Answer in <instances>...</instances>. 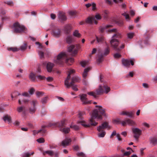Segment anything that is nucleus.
<instances>
[{"label": "nucleus", "mask_w": 157, "mask_h": 157, "mask_svg": "<svg viewBox=\"0 0 157 157\" xmlns=\"http://www.w3.org/2000/svg\"><path fill=\"white\" fill-rule=\"evenodd\" d=\"M96 107L98 108V109H95L92 113L91 118L90 120V124H86L85 122L83 121H79L78 123H81L82 125L85 127H89L91 125L95 126L98 123L94 121V119L97 118L98 119L102 120V116H105V111L104 109L102 108L101 106L96 105Z\"/></svg>", "instance_id": "obj_1"}, {"label": "nucleus", "mask_w": 157, "mask_h": 157, "mask_svg": "<svg viewBox=\"0 0 157 157\" xmlns=\"http://www.w3.org/2000/svg\"><path fill=\"white\" fill-rule=\"evenodd\" d=\"M106 32L108 33H114V34L112 37V39L110 41V43L111 46L116 51H119L120 49L117 48V46L118 45L119 42L118 40L116 38H120L121 37V33L119 32L116 29H109L106 30Z\"/></svg>", "instance_id": "obj_2"}, {"label": "nucleus", "mask_w": 157, "mask_h": 157, "mask_svg": "<svg viewBox=\"0 0 157 157\" xmlns=\"http://www.w3.org/2000/svg\"><path fill=\"white\" fill-rule=\"evenodd\" d=\"M65 61L69 65H71L74 61L72 58H68V55L66 52H61L57 56V58L55 60V62L59 65H63Z\"/></svg>", "instance_id": "obj_3"}, {"label": "nucleus", "mask_w": 157, "mask_h": 157, "mask_svg": "<svg viewBox=\"0 0 157 157\" xmlns=\"http://www.w3.org/2000/svg\"><path fill=\"white\" fill-rule=\"evenodd\" d=\"M66 124L65 120H62L60 122H57L54 123H49L48 126L49 127H57L60 128V131L66 134L68 133L70 131V129L69 128L65 127Z\"/></svg>", "instance_id": "obj_4"}, {"label": "nucleus", "mask_w": 157, "mask_h": 157, "mask_svg": "<svg viewBox=\"0 0 157 157\" xmlns=\"http://www.w3.org/2000/svg\"><path fill=\"white\" fill-rule=\"evenodd\" d=\"M110 127L108 125V123L106 122L102 123L101 125H100L97 128V130L98 132V136L99 137H103L106 134L104 129L108 128V129H110Z\"/></svg>", "instance_id": "obj_5"}, {"label": "nucleus", "mask_w": 157, "mask_h": 157, "mask_svg": "<svg viewBox=\"0 0 157 157\" xmlns=\"http://www.w3.org/2000/svg\"><path fill=\"white\" fill-rule=\"evenodd\" d=\"M110 90L109 87L107 85L104 84L103 86H100L98 89L96 90V94L98 95L101 94L104 92L107 94Z\"/></svg>", "instance_id": "obj_6"}, {"label": "nucleus", "mask_w": 157, "mask_h": 157, "mask_svg": "<svg viewBox=\"0 0 157 157\" xmlns=\"http://www.w3.org/2000/svg\"><path fill=\"white\" fill-rule=\"evenodd\" d=\"M70 80H67V83H66V80L64 82V85L67 88H69L71 85L76 82H78L80 81V78L77 76H74L71 78V82L70 83Z\"/></svg>", "instance_id": "obj_7"}, {"label": "nucleus", "mask_w": 157, "mask_h": 157, "mask_svg": "<svg viewBox=\"0 0 157 157\" xmlns=\"http://www.w3.org/2000/svg\"><path fill=\"white\" fill-rule=\"evenodd\" d=\"M13 27L14 32L15 33H19L26 30V29L23 25H20L18 22L14 24Z\"/></svg>", "instance_id": "obj_8"}, {"label": "nucleus", "mask_w": 157, "mask_h": 157, "mask_svg": "<svg viewBox=\"0 0 157 157\" xmlns=\"http://www.w3.org/2000/svg\"><path fill=\"white\" fill-rule=\"evenodd\" d=\"M80 48L79 44H77L75 46L72 45L68 48V49L69 52H71V54L73 56H75L78 53V51Z\"/></svg>", "instance_id": "obj_9"}, {"label": "nucleus", "mask_w": 157, "mask_h": 157, "mask_svg": "<svg viewBox=\"0 0 157 157\" xmlns=\"http://www.w3.org/2000/svg\"><path fill=\"white\" fill-rule=\"evenodd\" d=\"M109 51L110 50L109 48L107 47L105 49L103 54H101V55L99 54L98 56V58L97 59L98 62L99 63H101L103 60V56L108 55L109 54Z\"/></svg>", "instance_id": "obj_10"}, {"label": "nucleus", "mask_w": 157, "mask_h": 157, "mask_svg": "<svg viewBox=\"0 0 157 157\" xmlns=\"http://www.w3.org/2000/svg\"><path fill=\"white\" fill-rule=\"evenodd\" d=\"M134 134L133 137L136 140H138L142 133V131L137 128H133L132 129Z\"/></svg>", "instance_id": "obj_11"}, {"label": "nucleus", "mask_w": 157, "mask_h": 157, "mask_svg": "<svg viewBox=\"0 0 157 157\" xmlns=\"http://www.w3.org/2000/svg\"><path fill=\"white\" fill-rule=\"evenodd\" d=\"M30 103L32 106L29 108V112L30 113L33 114L34 113L36 110V106L38 104V101L36 100H33L30 102Z\"/></svg>", "instance_id": "obj_12"}, {"label": "nucleus", "mask_w": 157, "mask_h": 157, "mask_svg": "<svg viewBox=\"0 0 157 157\" xmlns=\"http://www.w3.org/2000/svg\"><path fill=\"white\" fill-rule=\"evenodd\" d=\"M52 34L55 37L58 38L61 35V31L57 27H55L52 29Z\"/></svg>", "instance_id": "obj_13"}, {"label": "nucleus", "mask_w": 157, "mask_h": 157, "mask_svg": "<svg viewBox=\"0 0 157 157\" xmlns=\"http://www.w3.org/2000/svg\"><path fill=\"white\" fill-rule=\"evenodd\" d=\"M81 101L83 104H90L91 101H89L87 98V95L86 94H81L79 95Z\"/></svg>", "instance_id": "obj_14"}, {"label": "nucleus", "mask_w": 157, "mask_h": 157, "mask_svg": "<svg viewBox=\"0 0 157 157\" xmlns=\"http://www.w3.org/2000/svg\"><path fill=\"white\" fill-rule=\"evenodd\" d=\"M90 69V68L89 67L85 68L84 69V72L83 73L82 76L83 78V79L82 82L83 84L85 85H86L87 84L86 78L88 72L89 71Z\"/></svg>", "instance_id": "obj_15"}, {"label": "nucleus", "mask_w": 157, "mask_h": 157, "mask_svg": "<svg viewBox=\"0 0 157 157\" xmlns=\"http://www.w3.org/2000/svg\"><path fill=\"white\" fill-rule=\"evenodd\" d=\"M126 124L131 126H133L135 124V123L133 121L128 119L122 121V124L123 126H125Z\"/></svg>", "instance_id": "obj_16"}, {"label": "nucleus", "mask_w": 157, "mask_h": 157, "mask_svg": "<svg viewBox=\"0 0 157 157\" xmlns=\"http://www.w3.org/2000/svg\"><path fill=\"white\" fill-rule=\"evenodd\" d=\"M122 63L123 64L125 67H129L130 66L131 63L132 65L133 66L134 64V63L132 60L129 61L128 59H123L122 60Z\"/></svg>", "instance_id": "obj_17"}, {"label": "nucleus", "mask_w": 157, "mask_h": 157, "mask_svg": "<svg viewBox=\"0 0 157 157\" xmlns=\"http://www.w3.org/2000/svg\"><path fill=\"white\" fill-rule=\"evenodd\" d=\"M86 22L87 23L91 24L94 22L95 24H97L98 22L96 21L95 18L94 17H89L86 20Z\"/></svg>", "instance_id": "obj_18"}, {"label": "nucleus", "mask_w": 157, "mask_h": 157, "mask_svg": "<svg viewBox=\"0 0 157 157\" xmlns=\"http://www.w3.org/2000/svg\"><path fill=\"white\" fill-rule=\"evenodd\" d=\"M58 18L62 21H64L67 20V17L65 13L63 12H59Z\"/></svg>", "instance_id": "obj_19"}, {"label": "nucleus", "mask_w": 157, "mask_h": 157, "mask_svg": "<svg viewBox=\"0 0 157 157\" xmlns=\"http://www.w3.org/2000/svg\"><path fill=\"white\" fill-rule=\"evenodd\" d=\"M46 127L45 126H43L41 129L38 131H33V134L34 135H36V134L40 133L43 135L46 132V130L45 129V128Z\"/></svg>", "instance_id": "obj_20"}, {"label": "nucleus", "mask_w": 157, "mask_h": 157, "mask_svg": "<svg viewBox=\"0 0 157 157\" xmlns=\"http://www.w3.org/2000/svg\"><path fill=\"white\" fill-rule=\"evenodd\" d=\"M54 66V65L53 63L50 62L48 63L46 65V68L48 71L49 72H51Z\"/></svg>", "instance_id": "obj_21"}, {"label": "nucleus", "mask_w": 157, "mask_h": 157, "mask_svg": "<svg viewBox=\"0 0 157 157\" xmlns=\"http://www.w3.org/2000/svg\"><path fill=\"white\" fill-rule=\"evenodd\" d=\"M112 27V25H108L104 26H101L99 27V32L102 33H103L106 29Z\"/></svg>", "instance_id": "obj_22"}, {"label": "nucleus", "mask_w": 157, "mask_h": 157, "mask_svg": "<svg viewBox=\"0 0 157 157\" xmlns=\"http://www.w3.org/2000/svg\"><path fill=\"white\" fill-rule=\"evenodd\" d=\"M3 119L5 122L7 121L8 124L11 122V117L8 115H5L3 117Z\"/></svg>", "instance_id": "obj_23"}, {"label": "nucleus", "mask_w": 157, "mask_h": 157, "mask_svg": "<svg viewBox=\"0 0 157 157\" xmlns=\"http://www.w3.org/2000/svg\"><path fill=\"white\" fill-rule=\"evenodd\" d=\"M71 29V26L69 25H66L64 27V31L67 34H68L70 33Z\"/></svg>", "instance_id": "obj_24"}, {"label": "nucleus", "mask_w": 157, "mask_h": 157, "mask_svg": "<svg viewBox=\"0 0 157 157\" xmlns=\"http://www.w3.org/2000/svg\"><path fill=\"white\" fill-rule=\"evenodd\" d=\"M75 72V71L74 69H71L69 71L67 77L66 79V83H67V80H70L71 79V75Z\"/></svg>", "instance_id": "obj_25"}, {"label": "nucleus", "mask_w": 157, "mask_h": 157, "mask_svg": "<svg viewBox=\"0 0 157 157\" xmlns=\"http://www.w3.org/2000/svg\"><path fill=\"white\" fill-rule=\"evenodd\" d=\"M96 38L98 43H102L105 41V38L102 36L99 37L96 36Z\"/></svg>", "instance_id": "obj_26"}, {"label": "nucleus", "mask_w": 157, "mask_h": 157, "mask_svg": "<svg viewBox=\"0 0 157 157\" xmlns=\"http://www.w3.org/2000/svg\"><path fill=\"white\" fill-rule=\"evenodd\" d=\"M29 78L32 81L35 82L36 81L35 74L33 72H31L29 75Z\"/></svg>", "instance_id": "obj_27"}, {"label": "nucleus", "mask_w": 157, "mask_h": 157, "mask_svg": "<svg viewBox=\"0 0 157 157\" xmlns=\"http://www.w3.org/2000/svg\"><path fill=\"white\" fill-rule=\"evenodd\" d=\"M70 139H66L63 140L62 143L61 145L63 146L68 145L69 143L71 142Z\"/></svg>", "instance_id": "obj_28"}, {"label": "nucleus", "mask_w": 157, "mask_h": 157, "mask_svg": "<svg viewBox=\"0 0 157 157\" xmlns=\"http://www.w3.org/2000/svg\"><path fill=\"white\" fill-rule=\"evenodd\" d=\"M43 155H45L46 154H48L51 156H52L54 155V152L52 151H47L43 152Z\"/></svg>", "instance_id": "obj_29"}, {"label": "nucleus", "mask_w": 157, "mask_h": 157, "mask_svg": "<svg viewBox=\"0 0 157 157\" xmlns=\"http://www.w3.org/2000/svg\"><path fill=\"white\" fill-rule=\"evenodd\" d=\"M17 110L19 113L22 112L25 113L26 111L25 108L24 106H20L17 107Z\"/></svg>", "instance_id": "obj_30"}, {"label": "nucleus", "mask_w": 157, "mask_h": 157, "mask_svg": "<svg viewBox=\"0 0 157 157\" xmlns=\"http://www.w3.org/2000/svg\"><path fill=\"white\" fill-rule=\"evenodd\" d=\"M73 40L72 36H68L66 38V41L68 44L71 43Z\"/></svg>", "instance_id": "obj_31"}, {"label": "nucleus", "mask_w": 157, "mask_h": 157, "mask_svg": "<svg viewBox=\"0 0 157 157\" xmlns=\"http://www.w3.org/2000/svg\"><path fill=\"white\" fill-rule=\"evenodd\" d=\"M121 114L127 115L129 117H132L133 115V114L132 112H129L125 111H123L121 113Z\"/></svg>", "instance_id": "obj_32"}, {"label": "nucleus", "mask_w": 157, "mask_h": 157, "mask_svg": "<svg viewBox=\"0 0 157 157\" xmlns=\"http://www.w3.org/2000/svg\"><path fill=\"white\" fill-rule=\"evenodd\" d=\"M36 94L37 97H40L43 96L44 93L43 92L37 91L36 92Z\"/></svg>", "instance_id": "obj_33"}, {"label": "nucleus", "mask_w": 157, "mask_h": 157, "mask_svg": "<svg viewBox=\"0 0 157 157\" xmlns=\"http://www.w3.org/2000/svg\"><path fill=\"white\" fill-rule=\"evenodd\" d=\"M73 36L77 37H80L81 35L78 33V30H75L73 34Z\"/></svg>", "instance_id": "obj_34"}, {"label": "nucleus", "mask_w": 157, "mask_h": 157, "mask_svg": "<svg viewBox=\"0 0 157 157\" xmlns=\"http://www.w3.org/2000/svg\"><path fill=\"white\" fill-rule=\"evenodd\" d=\"M7 50L8 51H12L13 52H15L18 51L19 49L16 47H10L7 48Z\"/></svg>", "instance_id": "obj_35"}, {"label": "nucleus", "mask_w": 157, "mask_h": 157, "mask_svg": "<svg viewBox=\"0 0 157 157\" xmlns=\"http://www.w3.org/2000/svg\"><path fill=\"white\" fill-rule=\"evenodd\" d=\"M27 44L26 43H25L23 45H21L20 47V49L22 51H23L26 49L27 47Z\"/></svg>", "instance_id": "obj_36"}, {"label": "nucleus", "mask_w": 157, "mask_h": 157, "mask_svg": "<svg viewBox=\"0 0 157 157\" xmlns=\"http://www.w3.org/2000/svg\"><path fill=\"white\" fill-rule=\"evenodd\" d=\"M34 154L33 152H32L31 154H30L29 153L27 152L24 153L23 155V157H30L31 155H33Z\"/></svg>", "instance_id": "obj_37"}, {"label": "nucleus", "mask_w": 157, "mask_h": 157, "mask_svg": "<svg viewBox=\"0 0 157 157\" xmlns=\"http://www.w3.org/2000/svg\"><path fill=\"white\" fill-rule=\"evenodd\" d=\"M151 142L154 145L157 144V139L155 138H152L151 139Z\"/></svg>", "instance_id": "obj_38"}, {"label": "nucleus", "mask_w": 157, "mask_h": 157, "mask_svg": "<svg viewBox=\"0 0 157 157\" xmlns=\"http://www.w3.org/2000/svg\"><path fill=\"white\" fill-rule=\"evenodd\" d=\"M70 128H73L75 130H78L79 129V127L78 126L73 125L72 124H71L70 125Z\"/></svg>", "instance_id": "obj_39"}, {"label": "nucleus", "mask_w": 157, "mask_h": 157, "mask_svg": "<svg viewBox=\"0 0 157 157\" xmlns=\"http://www.w3.org/2000/svg\"><path fill=\"white\" fill-rule=\"evenodd\" d=\"M48 98V96L43 98L41 100L42 103L43 104L46 103L47 102Z\"/></svg>", "instance_id": "obj_40"}, {"label": "nucleus", "mask_w": 157, "mask_h": 157, "mask_svg": "<svg viewBox=\"0 0 157 157\" xmlns=\"http://www.w3.org/2000/svg\"><path fill=\"white\" fill-rule=\"evenodd\" d=\"M122 15L125 17L127 21H129L130 20V17L129 15L128 14H127L125 13H123Z\"/></svg>", "instance_id": "obj_41"}, {"label": "nucleus", "mask_w": 157, "mask_h": 157, "mask_svg": "<svg viewBox=\"0 0 157 157\" xmlns=\"http://www.w3.org/2000/svg\"><path fill=\"white\" fill-rule=\"evenodd\" d=\"M88 63V61H83L81 62L80 64L82 67H85L87 64Z\"/></svg>", "instance_id": "obj_42"}, {"label": "nucleus", "mask_w": 157, "mask_h": 157, "mask_svg": "<svg viewBox=\"0 0 157 157\" xmlns=\"http://www.w3.org/2000/svg\"><path fill=\"white\" fill-rule=\"evenodd\" d=\"M37 77L40 80H44L46 79V77L45 76L41 75H37Z\"/></svg>", "instance_id": "obj_43"}, {"label": "nucleus", "mask_w": 157, "mask_h": 157, "mask_svg": "<svg viewBox=\"0 0 157 157\" xmlns=\"http://www.w3.org/2000/svg\"><path fill=\"white\" fill-rule=\"evenodd\" d=\"M87 94L89 95L93 96L95 98H96L97 97L95 93L93 92H88L87 93Z\"/></svg>", "instance_id": "obj_44"}, {"label": "nucleus", "mask_w": 157, "mask_h": 157, "mask_svg": "<svg viewBox=\"0 0 157 157\" xmlns=\"http://www.w3.org/2000/svg\"><path fill=\"white\" fill-rule=\"evenodd\" d=\"M113 122L117 124H122V121H121L120 119L117 118L113 120Z\"/></svg>", "instance_id": "obj_45"}, {"label": "nucleus", "mask_w": 157, "mask_h": 157, "mask_svg": "<svg viewBox=\"0 0 157 157\" xmlns=\"http://www.w3.org/2000/svg\"><path fill=\"white\" fill-rule=\"evenodd\" d=\"M77 155L79 157H86L85 155L83 152H81L77 153Z\"/></svg>", "instance_id": "obj_46"}, {"label": "nucleus", "mask_w": 157, "mask_h": 157, "mask_svg": "<svg viewBox=\"0 0 157 157\" xmlns=\"http://www.w3.org/2000/svg\"><path fill=\"white\" fill-rule=\"evenodd\" d=\"M35 91V90L32 87V88H31L29 90V92L30 94L32 95L33 94Z\"/></svg>", "instance_id": "obj_47"}, {"label": "nucleus", "mask_w": 157, "mask_h": 157, "mask_svg": "<svg viewBox=\"0 0 157 157\" xmlns=\"http://www.w3.org/2000/svg\"><path fill=\"white\" fill-rule=\"evenodd\" d=\"M37 141L40 143H42L44 142V138H40L37 139Z\"/></svg>", "instance_id": "obj_48"}, {"label": "nucleus", "mask_w": 157, "mask_h": 157, "mask_svg": "<svg viewBox=\"0 0 157 157\" xmlns=\"http://www.w3.org/2000/svg\"><path fill=\"white\" fill-rule=\"evenodd\" d=\"M134 33H129L127 34V36L128 38L130 39L132 38L134 36Z\"/></svg>", "instance_id": "obj_49"}, {"label": "nucleus", "mask_w": 157, "mask_h": 157, "mask_svg": "<svg viewBox=\"0 0 157 157\" xmlns=\"http://www.w3.org/2000/svg\"><path fill=\"white\" fill-rule=\"evenodd\" d=\"M117 24L120 26H122L124 24L123 21H119L117 22Z\"/></svg>", "instance_id": "obj_50"}, {"label": "nucleus", "mask_w": 157, "mask_h": 157, "mask_svg": "<svg viewBox=\"0 0 157 157\" xmlns=\"http://www.w3.org/2000/svg\"><path fill=\"white\" fill-rule=\"evenodd\" d=\"M71 86H72V88L73 90L75 91H77L78 90V89L77 88V86L76 85H71Z\"/></svg>", "instance_id": "obj_51"}, {"label": "nucleus", "mask_w": 157, "mask_h": 157, "mask_svg": "<svg viewBox=\"0 0 157 157\" xmlns=\"http://www.w3.org/2000/svg\"><path fill=\"white\" fill-rule=\"evenodd\" d=\"M76 13L75 11H71L69 12V13L71 16H74L76 14Z\"/></svg>", "instance_id": "obj_52"}, {"label": "nucleus", "mask_w": 157, "mask_h": 157, "mask_svg": "<svg viewBox=\"0 0 157 157\" xmlns=\"http://www.w3.org/2000/svg\"><path fill=\"white\" fill-rule=\"evenodd\" d=\"M39 54L40 58H43L44 57V53L43 52L39 51Z\"/></svg>", "instance_id": "obj_53"}, {"label": "nucleus", "mask_w": 157, "mask_h": 157, "mask_svg": "<svg viewBox=\"0 0 157 157\" xmlns=\"http://www.w3.org/2000/svg\"><path fill=\"white\" fill-rule=\"evenodd\" d=\"M47 81L48 82H51L53 80V78L50 77H49L47 78H46Z\"/></svg>", "instance_id": "obj_54"}, {"label": "nucleus", "mask_w": 157, "mask_h": 157, "mask_svg": "<svg viewBox=\"0 0 157 157\" xmlns=\"http://www.w3.org/2000/svg\"><path fill=\"white\" fill-rule=\"evenodd\" d=\"M114 56L115 58H118L121 57V55L118 53H116L114 55Z\"/></svg>", "instance_id": "obj_55"}, {"label": "nucleus", "mask_w": 157, "mask_h": 157, "mask_svg": "<svg viewBox=\"0 0 157 157\" xmlns=\"http://www.w3.org/2000/svg\"><path fill=\"white\" fill-rule=\"evenodd\" d=\"M5 3L10 6H13V2L12 1H7V2H5Z\"/></svg>", "instance_id": "obj_56"}, {"label": "nucleus", "mask_w": 157, "mask_h": 157, "mask_svg": "<svg viewBox=\"0 0 157 157\" xmlns=\"http://www.w3.org/2000/svg\"><path fill=\"white\" fill-rule=\"evenodd\" d=\"M131 152L130 151H127L124 152V153L123 155L124 156H129L131 154Z\"/></svg>", "instance_id": "obj_57"}, {"label": "nucleus", "mask_w": 157, "mask_h": 157, "mask_svg": "<svg viewBox=\"0 0 157 157\" xmlns=\"http://www.w3.org/2000/svg\"><path fill=\"white\" fill-rule=\"evenodd\" d=\"M56 98L61 101H64V99L61 97L57 96H56Z\"/></svg>", "instance_id": "obj_58"}, {"label": "nucleus", "mask_w": 157, "mask_h": 157, "mask_svg": "<svg viewBox=\"0 0 157 157\" xmlns=\"http://www.w3.org/2000/svg\"><path fill=\"white\" fill-rule=\"evenodd\" d=\"M22 95L25 97H29V95L27 92H25L22 94Z\"/></svg>", "instance_id": "obj_59"}, {"label": "nucleus", "mask_w": 157, "mask_h": 157, "mask_svg": "<svg viewBox=\"0 0 157 157\" xmlns=\"http://www.w3.org/2000/svg\"><path fill=\"white\" fill-rule=\"evenodd\" d=\"M143 125L144 126H145L147 128H149L150 127L149 125L148 124H147L146 122L143 123Z\"/></svg>", "instance_id": "obj_60"}, {"label": "nucleus", "mask_w": 157, "mask_h": 157, "mask_svg": "<svg viewBox=\"0 0 157 157\" xmlns=\"http://www.w3.org/2000/svg\"><path fill=\"white\" fill-rule=\"evenodd\" d=\"M51 18L52 19H55L56 17V15L55 14H53V13H51Z\"/></svg>", "instance_id": "obj_61"}, {"label": "nucleus", "mask_w": 157, "mask_h": 157, "mask_svg": "<svg viewBox=\"0 0 157 157\" xmlns=\"http://www.w3.org/2000/svg\"><path fill=\"white\" fill-rule=\"evenodd\" d=\"M117 137L119 141H121L122 140V139L120 135L119 134H117Z\"/></svg>", "instance_id": "obj_62"}, {"label": "nucleus", "mask_w": 157, "mask_h": 157, "mask_svg": "<svg viewBox=\"0 0 157 157\" xmlns=\"http://www.w3.org/2000/svg\"><path fill=\"white\" fill-rule=\"evenodd\" d=\"M116 135V132L115 131H113V132H112V134L110 136V137L112 138L114 136H115Z\"/></svg>", "instance_id": "obj_63"}, {"label": "nucleus", "mask_w": 157, "mask_h": 157, "mask_svg": "<svg viewBox=\"0 0 157 157\" xmlns=\"http://www.w3.org/2000/svg\"><path fill=\"white\" fill-rule=\"evenodd\" d=\"M95 17L98 20H100L101 19V16L99 14H96L95 16Z\"/></svg>", "instance_id": "obj_64"}]
</instances>
